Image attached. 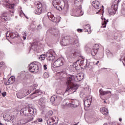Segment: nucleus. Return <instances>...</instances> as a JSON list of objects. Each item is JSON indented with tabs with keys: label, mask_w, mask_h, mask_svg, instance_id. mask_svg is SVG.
I'll return each instance as SVG.
<instances>
[{
	"label": "nucleus",
	"mask_w": 125,
	"mask_h": 125,
	"mask_svg": "<svg viewBox=\"0 0 125 125\" xmlns=\"http://www.w3.org/2000/svg\"><path fill=\"white\" fill-rule=\"evenodd\" d=\"M75 79V76L74 75H68L67 77L66 81V89L65 91L62 93L61 90H59L57 91V94H61L62 95H69L74 92H76L77 89L79 88V85L77 84H74L73 81Z\"/></svg>",
	"instance_id": "f257e3e1"
},
{
	"label": "nucleus",
	"mask_w": 125,
	"mask_h": 125,
	"mask_svg": "<svg viewBox=\"0 0 125 125\" xmlns=\"http://www.w3.org/2000/svg\"><path fill=\"white\" fill-rule=\"evenodd\" d=\"M37 110L34 108L32 105H29L28 107L24 108L21 109V114L24 115L25 117H29V122H32L33 121V116L32 115H34V113H36Z\"/></svg>",
	"instance_id": "f03ea898"
},
{
	"label": "nucleus",
	"mask_w": 125,
	"mask_h": 125,
	"mask_svg": "<svg viewBox=\"0 0 125 125\" xmlns=\"http://www.w3.org/2000/svg\"><path fill=\"white\" fill-rule=\"evenodd\" d=\"M29 71L36 74L42 70V64L39 62H35L30 63L28 66Z\"/></svg>",
	"instance_id": "7ed1b4c3"
},
{
	"label": "nucleus",
	"mask_w": 125,
	"mask_h": 125,
	"mask_svg": "<svg viewBox=\"0 0 125 125\" xmlns=\"http://www.w3.org/2000/svg\"><path fill=\"white\" fill-rule=\"evenodd\" d=\"M83 0H75V4L77 5V4H79V5L76 7L75 11H74L75 15L74 16L79 17L83 15V12L82 11V5H81V2H83Z\"/></svg>",
	"instance_id": "20e7f679"
},
{
	"label": "nucleus",
	"mask_w": 125,
	"mask_h": 125,
	"mask_svg": "<svg viewBox=\"0 0 125 125\" xmlns=\"http://www.w3.org/2000/svg\"><path fill=\"white\" fill-rule=\"evenodd\" d=\"M37 9L34 11L35 14L40 15L42 11L46 10V5L45 4H42V3L38 2L36 4Z\"/></svg>",
	"instance_id": "39448f33"
},
{
	"label": "nucleus",
	"mask_w": 125,
	"mask_h": 125,
	"mask_svg": "<svg viewBox=\"0 0 125 125\" xmlns=\"http://www.w3.org/2000/svg\"><path fill=\"white\" fill-rule=\"evenodd\" d=\"M120 2V0H115L112 5L111 8L112 10H109L108 13L110 15H115L116 14V11L118 10V5H119V3Z\"/></svg>",
	"instance_id": "423d86ee"
},
{
	"label": "nucleus",
	"mask_w": 125,
	"mask_h": 125,
	"mask_svg": "<svg viewBox=\"0 0 125 125\" xmlns=\"http://www.w3.org/2000/svg\"><path fill=\"white\" fill-rule=\"evenodd\" d=\"M56 54L53 50H49L46 54V59L48 61H53L55 59Z\"/></svg>",
	"instance_id": "0eeeda50"
},
{
	"label": "nucleus",
	"mask_w": 125,
	"mask_h": 125,
	"mask_svg": "<svg viewBox=\"0 0 125 125\" xmlns=\"http://www.w3.org/2000/svg\"><path fill=\"white\" fill-rule=\"evenodd\" d=\"M64 61L65 60L63 58H59L54 62V65H55V67H61V66L64 65Z\"/></svg>",
	"instance_id": "6e6552de"
},
{
	"label": "nucleus",
	"mask_w": 125,
	"mask_h": 125,
	"mask_svg": "<svg viewBox=\"0 0 125 125\" xmlns=\"http://www.w3.org/2000/svg\"><path fill=\"white\" fill-rule=\"evenodd\" d=\"M47 16L49 20L52 21V22H54L55 23H58V22H60V21L59 18L54 17V15H52L51 12H48L47 14Z\"/></svg>",
	"instance_id": "1a4fd4ad"
},
{
	"label": "nucleus",
	"mask_w": 125,
	"mask_h": 125,
	"mask_svg": "<svg viewBox=\"0 0 125 125\" xmlns=\"http://www.w3.org/2000/svg\"><path fill=\"white\" fill-rule=\"evenodd\" d=\"M63 5L61 4L60 5H57V8H56L58 10H63V9H68V7H69V5H68V2L66 1V2H62Z\"/></svg>",
	"instance_id": "9d476101"
},
{
	"label": "nucleus",
	"mask_w": 125,
	"mask_h": 125,
	"mask_svg": "<svg viewBox=\"0 0 125 125\" xmlns=\"http://www.w3.org/2000/svg\"><path fill=\"white\" fill-rule=\"evenodd\" d=\"M99 49V45L98 44H96L94 45L93 49L91 51V54L92 56H95Z\"/></svg>",
	"instance_id": "9b49d317"
},
{
	"label": "nucleus",
	"mask_w": 125,
	"mask_h": 125,
	"mask_svg": "<svg viewBox=\"0 0 125 125\" xmlns=\"http://www.w3.org/2000/svg\"><path fill=\"white\" fill-rule=\"evenodd\" d=\"M2 1L3 2V5L5 7L10 8L11 9L14 8V4H10L9 2V0H2Z\"/></svg>",
	"instance_id": "f8f14e48"
},
{
	"label": "nucleus",
	"mask_w": 125,
	"mask_h": 125,
	"mask_svg": "<svg viewBox=\"0 0 125 125\" xmlns=\"http://www.w3.org/2000/svg\"><path fill=\"white\" fill-rule=\"evenodd\" d=\"M42 95V91L41 90H36L35 92L32 93L30 95V97L32 99L35 98V97H37V96H39V95Z\"/></svg>",
	"instance_id": "ddd939ff"
},
{
	"label": "nucleus",
	"mask_w": 125,
	"mask_h": 125,
	"mask_svg": "<svg viewBox=\"0 0 125 125\" xmlns=\"http://www.w3.org/2000/svg\"><path fill=\"white\" fill-rule=\"evenodd\" d=\"M62 2H64L62 0H53L52 1L53 5L55 8H57V5L63 4Z\"/></svg>",
	"instance_id": "4468645a"
},
{
	"label": "nucleus",
	"mask_w": 125,
	"mask_h": 125,
	"mask_svg": "<svg viewBox=\"0 0 125 125\" xmlns=\"http://www.w3.org/2000/svg\"><path fill=\"white\" fill-rule=\"evenodd\" d=\"M92 5L96 9H99V8H101V4H100V2L97 0L93 1L92 3Z\"/></svg>",
	"instance_id": "2eb2a0df"
},
{
	"label": "nucleus",
	"mask_w": 125,
	"mask_h": 125,
	"mask_svg": "<svg viewBox=\"0 0 125 125\" xmlns=\"http://www.w3.org/2000/svg\"><path fill=\"white\" fill-rule=\"evenodd\" d=\"M17 96L18 98H19L20 99H22V98H24V97H25V96H26V92H23L22 93L21 91H20L17 93Z\"/></svg>",
	"instance_id": "dca6fc26"
},
{
	"label": "nucleus",
	"mask_w": 125,
	"mask_h": 125,
	"mask_svg": "<svg viewBox=\"0 0 125 125\" xmlns=\"http://www.w3.org/2000/svg\"><path fill=\"white\" fill-rule=\"evenodd\" d=\"M6 38H11V39H14L16 38V35H15V33L11 31H8L6 34Z\"/></svg>",
	"instance_id": "f3484780"
},
{
	"label": "nucleus",
	"mask_w": 125,
	"mask_h": 125,
	"mask_svg": "<svg viewBox=\"0 0 125 125\" xmlns=\"http://www.w3.org/2000/svg\"><path fill=\"white\" fill-rule=\"evenodd\" d=\"M31 49L34 50V51H37L38 49V42L34 41L33 43L31 44Z\"/></svg>",
	"instance_id": "a211bd4d"
},
{
	"label": "nucleus",
	"mask_w": 125,
	"mask_h": 125,
	"mask_svg": "<svg viewBox=\"0 0 125 125\" xmlns=\"http://www.w3.org/2000/svg\"><path fill=\"white\" fill-rule=\"evenodd\" d=\"M70 44V40H66L65 38L62 39V41H61V44L63 45V46H66Z\"/></svg>",
	"instance_id": "6ab92c4d"
},
{
	"label": "nucleus",
	"mask_w": 125,
	"mask_h": 125,
	"mask_svg": "<svg viewBox=\"0 0 125 125\" xmlns=\"http://www.w3.org/2000/svg\"><path fill=\"white\" fill-rule=\"evenodd\" d=\"M80 105V102L77 100H74L71 102V106L76 108Z\"/></svg>",
	"instance_id": "aec40b11"
},
{
	"label": "nucleus",
	"mask_w": 125,
	"mask_h": 125,
	"mask_svg": "<svg viewBox=\"0 0 125 125\" xmlns=\"http://www.w3.org/2000/svg\"><path fill=\"white\" fill-rule=\"evenodd\" d=\"M2 21H7L9 19L7 17V13H4L0 17Z\"/></svg>",
	"instance_id": "412c9836"
},
{
	"label": "nucleus",
	"mask_w": 125,
	"mask_h": 125,
	"mask_svg": "<svg viewBox=\"0 0 125 125\" xmlns=\"http://www.w3.org/2000/svg\"><path fill=\"white\" fill-rule=\"evenodd\" d=\"M84 104L86 107H89V106H90V104H91V99H85L84 100Z\"/></svg>",
	"instance_id": "4be33fe9"
},
{
	"label": "nucleus",
	"mask_w": 125,
	"mask_h": 125,
	"mask_svg": "<svg viewBox=\"0 0 125 125\" xmlns=\"http://www.w3.org/2000/svg\"><path fill=\"white\" fill-rule=\"evenodd\" d=\"M100 111L103 114V115H104L105 116H107L108 114V109H107L105 107H103L100 109Z\"/></svg>",
	"instance_id": "5701e85b"
},
{
	"label": "nucleus",
	"mask_w": 125,
	"mask_h": 125,
	"mask_svg": "<svg viewBox=\"0 0 125 125\" xmlns=\"http://www.w3.org/2000/svg\"><path fill=\"white\" fill-rule=\"evenodd\" d=\"M103 22L102 28H106V25H107V22H109L108 20H106L105 18H102Z\"/></svg>",
	"instance_id": "b1692460"
},
{
	"label": "nucleus",
	"mask_w": 125,
	"mask_h": 125,
	"mask_svg": "<svg viewBox=\"0 0 125 125\" xmlns=\"http://www.w3.org/2000/svg\"><path fill=\"white\" fill-rule=\"evenodd\" d=\"M76 78L77 79L78 81L79 82L83 79V74L79 73L77 76H76Z\"/></svg>",
	"instance_id": "393cba45"
},
{
	"label": "nucleus",
	"mask_w": 125,
	"mask_h": 125,
	"mask_svg": "<svg viewBox=\"0 0 125 125\" xmlns=\"http://www.w3.org/2000/svg\"><path fill=\"white\" fill-rule=\"evenodd\" d=\"M54 122H55V120L53 118H50L47 121V124L48 125H54Z\"/></svg>",
	"instance_id": "a878e982"
},
{
	"label": "nucleus",
	"mask_w": 125,
	"mask_h": 125,
	"mask_svg": "<svg viewBox=\"0 0 125 125\" xmlns=\"http://www.w3.org/2000/svg\"><path fill=\"white\" fill-rule=\"evenodd\" d=\"M58 98H59L58 96L57 97L56 96H53L50 99V101L52 103H54V101H55V100H58Z\"/></svg>",
	"instance_id": "bb28decb"
},
{
	"label": "nucleus",
	"mask_w": 125,
	"mask_h": 125,
	"mask_svg": "<svg viewBox=\"0 0 125 125\" xmlns=\"http://www.w3.org/2000/svg\"><path fill=\"white\" fill-rule=\"evenodd\" d=\"M73 45H74V46H76V47L80 46V42H79V40L78 39H75L73 42Z\"/></svg>",
	"instance_id": "cd10ccee"
},
{
	"label": "nucleus",
	"mask_w": 125,
	"mask_h": 125,
	"mask_svg": "<svg viewBox=\"0 0 125 125\" xmlns=\"http://www.w3.org/2000/svg\"><path fill=\"white\" fill-rule=\"evenodd\" d=\"M14 120V115H9L7 119L8 122H12Z\"/></svg>",
	"instance_id": "c85d7f7f"
},
{
	"label": "nucleus",
	"mask_w": 125,
	"mask_h": 125,
	"mask_svg": "<svg viewBox=\"0 0 125 125\" xmlns=\"http://www.w3.org/2000/svg\"><path fill=\"white\" fill-rule=\"evenodd\" d=\"M90 29V25L89 24H87L84 26V32H86V31H88V30Z\"/></svg>",
	"instance_id": "c756f323"
},
{
	"label": "nucleus",
	"mask_w": 125,
	"mask_h": 125,
	"mask_svg": "<svg viewBox=\"0 0 125 125\" xmlns=\"http://www.w3.org/2000/svg\"><path fill=\"white\" fill-rule=\"evenodd\" d=\"M100 95L103 96L105 95V91L103 90V89L101 88L99 90Z\"/></svg>",
	"instance_id": "7c9ffc66"
},
{
	"label": "nucleus",
	"mask_w": 125,
	"mask_h": 125,
	"mask_svg": "<svg viewBox=\"0 0 125 125\" xmlns=\"http://www.w3.org/2000/svg\"><path fill=\"white\" fill-rule=\"evenodd\" d=\"M45 57H46L45 55H41L39 57V59L41 61H42L45 59Z\"/></svg>",
	"instance_id": "2f4dec72"
},
{
	"label": "nucleus",
	"mask_w": 125,
	"mask_h": 125,
	"mask_svg": "<svg viewBox=\"0 0 125 125\" xmlns=\"http://www.w3.org/2000/svg\"><path fill=\"white\" fill-rule=\"evenodd\" d=\"M53 34L54 35V36H58V35H59V31L58 30L53 29Z\"/></svg>",
	"instance_id": "473e14b6"
},
{
	"label": "nucleus",
	"mask_w": 125,
	"mask_h": 125,
	"mask_svg": "<svg viewBox=\"0 0 125 125\" xmlns=\"http://www.w3.org/2000/svg\"><path fill=\"white\" fill-rule=\"evenodd\" d=\"M43 77L45 79H47L49 77V73L48 72H45L43 74Z\"/></svg>",
	"instance_id": "72a5a7b5"
},
{
	"label": "nucleus",
	"mask_w": 125,
	"mask_h": 125,
	"mask_svg": "<svg viewBox=\"0 0 125 125\" xmlns=\"http://www.w3.org/2000/svg\"><path fill=\"white\" fill-rule=\"evenodd\" d=\"M12 83H13L9 79H8V82L6 83V84H7V85H9V84H12Z\"/></svg>",
	"instance_id": "f704fd0d"
},
{
	"label": "nucleus",
	"mask_w": 125,
	"mask_h": 125,
	"mask_svg": "<svg viewBox=\"0 0 125 125\" xmlns=\"http://www.w3.org/2000/svg\"><path fill=\"white\" fill-rule=\"evenodd\" d=\"M53 114V112L51 110L49 111L47 113V115L49 116V117H50V116H52V115Z\"/></svg>",
	"instance_id": "c9c22d12"
},
{
	"label": "nucleus",
	"mask_w": 125,
	"mask_h": 125,
	"mask_svg": "<svg viewBox=\"0 0 125 125\" xmlns=\"http://www.w3.org/2000/svg\"><path fill=\"white\" fill-rule=\"evenodd\" d=\"M22 36L23 40H25L27 39V35L26 34V33L23 32Z\"/></svg>",
	"instance_id": "e433bc0d"
},
{
	"label": "nucleus",
	"mask_w": 125,
	"mask_h": 125,
	"mask_svg": "<svg viewBox=\"0 0 125 125\" xmlns=\"http://www.w3.org/2000/svg\"><path fill=\"white\" fill-rule=\"evenodd\" d=\"M10 81H11L13 83H14L15 82V77L12 76L10 78H9Z\"/></svg>",
	"instance_id": "4c0bfd02"
},
{
	"label": "nucleus",
	"mask_w": 125,
	"mask_h": 125,
	"mask_svg": "<svg viewBox=\"0 0 125 125\" xmlns=\"http://www.w3.org/2000/svg\"><path fill=\"white\" fill-rule=\"evenodd\" d=\"M23 15L25 16V14H24V13L23 12V11L21 10L20 12V16H21V17H23Z\"/></svg>",
	"instance_id": "58836bf2"
},
{
	"label": "nucleus",
	"mask_w": 125,
	"mask_h": 125,
	"mask_svg": "<svg viewBox=\"0 0 125 125\" xmlns=\"http://www.w3.org/2000/svg\"><path fill=\"white\" fill-rule=\"evenodd\" d=\"M111 91H104V95H107V94H111Z\"/></svg>",
	"instance_id": "ea45409f"
},
{
	"label": "nucleus",
	"mask_w": 125,
	"mask_h": 125,
	"mask_svg": "<svg viewBox=\"0 0 125 125\" xmlns=\"http://www.w3.org/2000/svg\"><path fill=\"white\" fill-rule=\"evenodd\" d=\"M37 121L39 122V123H42V118H38L37 119Z\"/></svg>",
	"instance_id": "a19ab883"
},
{
	"label": "nucleus",
	"mask_w": 125,
	"mask_h": 125,
	"mask_svg": "<svg viewBox=\"0 0 125 125\" xmlns=\"http://www.w3.org/2000/svg\"><path fill=\"white\" fill-rule=\"evenodd\" d=\"M37 86H38V84H34L33 86V89H36V88H37Z\"/></svg>",
	"instance_id": "79ce46f5"
},
{
	"label": "nucleus",
	"mask_w": 125,
	"mask_h": 125,
	"mask_svg": "<svg viewBox=\"0 0 125 125\" xmlns=\"http://www.w3.org/2000/svg\"><path fill=\"white\" fill-rule=\"evenodd\" d=\"M1 94L3 97H5V96H6V92H4Z\"/></svg>",
	"instance_id": "37998d69"
},
{
	"label": "nucleus",
	"mask_w": 125,
	"mask_h": 125,
	"mask_svg": "<svg viewBox=\"0 0 125 125\" xmlns=\"http://www.w3.org/2000/svg\"><path fill=\"white\" fill-rule=\"evenodd\" d=\"M77 31L79 33H83V29H78Z\"/></svg>",
	"instance_id": "c03bdc74"
},
{
	"label": "nucleus",
	"mask_w": 125,
	"mask_h": 125,
	"mask_svg": "<svg viewBox=\"0 0 125 125\" xmlns=\"http://www.w3.org/2000/svg\"><path fill=\"white\" fill-rule=\"evenodd\" d=\"M4 65V62H2L0 63V67H2Z\"/></svg>",
	"instance_id": "a18cd8bd"
},
{
	"label": "nucleus",
	"mask_w": 125,
	"mask_h": 125,
	"mask_svg": "<svg viewBox=\"0 0 125 125\" xmlns=\"http://www.w3.org/2000/svg\"><path fill=\"white\" fill-rule=\"evenodd\" d=\"M42 29V26H41V25H39L37 27V29L38 30H41Z\"/></svg>",
	"instance_id": "49530a36"
},
{
	"label": "nucleus",
	"mask_w": 125,
	"mask_h": 125,
	"mask_svg": "<svg viewBox=\"0 0 125 125\" xmlns=\"http://www.w3.org/2000/svg\"><path fill=\"white\" fill-rule=\"evenodd\" d=\"M47 66L46 64L43 65L44 70H46V69H47Z\"/></svg>",
	"instance_id": "de8ad7c7"
},
{
	"label": "nucleus",
	"mask_w": 125,
	"mask_h": 125,
	"mask_svg": "<svg viewBox=\"0 0 125 125\" xmlns=\"http://www.w3.org/2000/svg\"><path fill=\"white\" fill-rule=\"evenodd\" d=\"M88 31H86V32H87L88 33H89V34H90L91 33V30L90 29V28H89V29H87Z\"/></svg>",
	"instance_id": "09e8293b"
},
{
	"label": "nucleus",
	"mask_w": 125,
	"mask_h": 125,
	"mask_svg": "<svg viewBox=\"0 0 125 125\" xmlns=\"http://www.w3.org/2000/svg\"><path fill=\"white\" fill-rule=\"evenodd\" d=\"M109 54H110V55H113V54H112V53H111V52H110V51H108V53H107L108 56H109Z\"/></svg>",
	"instance_id": "8fccbe9b"
},
{
	"label": "nucleus",
	"mask_w": 125,
	"mask_h": 125,
	"mask_svg": "<svg viewBox=\"0 0 125 125\" xmlns=\"http://www.w3.org/2000/svg\"><path fill=\"white\" fill-rule=\"evenodd\" d=\"M76 64H77V63H74L73 66L74 67V68H76V69H77V65H76Z\"/></svg>",
	"instance_id": "3c124183"
},
{
	"label": "nucleus",
	"mask_w": 125,
	"mask_h": 125,
	"mask_svg": "<svg viewBox=\"0 0 125 125\" xmlns=\"http://www.w3.org/2000/svg\"><path fill=\"white\" fill-rule=\"evenodd\" d=\"M30 90H27V92L25 93V95H28V94H30Z\"/></svg>",
	"instance_id": "603ef678"
},
{
	"label": "nucleus",
	"mask_w": 125,
	"mask_h": 125,
	"mask_svg": "<svg viewBox=\"0 0 125 125\" xmlns=\"http://www.w3.org/2000/svg\"><path fill=\"white\" fill-rule=\"evenodd\" d=\"M9 13H10L11 16H13V13H14L13 11H12V12L10 11Z\"/></svg>",
	"instance_id": "864d4df0"
},
{
	"label": "nucleus",
	"mask_w": 125,
	"mask_h": 125,
	"mask_svg": "<svg viewBox=\"0 0 125 125\" xmlns=\"http://www.w3.org/2000/svg\"><path fill=\"white\" fill-rule=\"evenodd\" d=\"M71 55L73 56H78V55L76 53L72 54Z\"/></svg>",
	"instance_id": "5fc2aeb1"
},
{
	"label": "nucleus",
	"mask_w": 125,
	"mask_h": 125,
	"mask_svg": "<svg viewBox=\"0 0 125 125\" xmlns=\"http://www.w3.org/2000/svg\"><path fill=\"white\" fill-rule=\"evenodd\" d=\"M99 62H100L99 61H97V62H96V63H95V65H96V66H97V65H98V63H99Z\"/></svg>",
	"instance_id": "6e6d98bb"
},
{
	"label": "nucleus",
	"mask_w": 125,
	"mask_h": 125,
	"mask_svg": "<svg viewBox=\"0 0 125 125\" xmlns=\"http://www.w3.org/2000/svg\"><path fill=\"white\" fill-rule=\"evenodd\" d=\"M101 10V9H100L99 10V12H97L96 13H97V14H98V13H99V12H100V11Z\"/></svg>",
	"instance_id": "4d7b16f0"
},
{
	"label": "nucleus",
	"mask_w": 125,
	"mask_h": 125,
	"mask_svg": "<svg viewBox=\"0 0 125 125\" xmlns=\"http://www.w3.org/2000/svg\"><path fill=\"white\" fill-rule=\"evenodd\" d=\"M83 63V65L84 64V62L83 61H81V63Z\"/></svg>",
	"instance_id": "13d9d810"
},
{
	"label": "nucleus",
	"mask_w": 125,
	"mask_h": 125,
	"mask_svg": "<svg viewBox=\"0 0 125 125\" xmlns=\"http://www.w3.org/2000/svg\"><path fill=\"white\" fill-rule=\"evenodd\" d=\"M122 121V118H120L119 119V122H121Z\"/></svg>",
	"instance_id": "bf43d9fd"
},
{
	"label": "nucleus",
	"mask_w": 125,
	"mask_h": 125,
	"mask_svg": "<svg viewBox=\"0 0 125 125\" xmlns=\"http://www.w3.org/2000/svg\"><path fill=\"white\" fill-rule=\"evenodd\" d=\"M1 95V91L0 90V96Z\"/></svg>",
	"instance_id": "052dcab7"
},
{
	"label": "nucleus",
	"mask_w": 125,
	"mask_h": 125,
	"mask_svg": "<svg viewBox=\"0 0 125 125\" xmlns=\"http://www.w3.org/2000/svg\"><path fill=\"white\" fill-rule=\"evenodd\" d=\"M106 89H111L110 88H106Z\"/></svg>",
	"instance_id": "680f3d73"
},
{
	"label": "nucleus",
	"mask_w": 125,
	"mask_h": 125,
	"mask_svg": "<svg viewBox=\"0 0 125 125\" xmlns=\"http://www.w3.org/2000/svg\"><path fill=\"white\" fill-rule=\"evenodd\" d=\"M104 103H106V101H104Z\"/></svg>",
	"instance_id": "e2e57ef3"
},
{
	"label": "nucleus",
	"mask_w": 125,
	"mask_h": 125,
	"mask_svg": "<svg viewBox=\"0 0 125 125\" xmlns=\"http://www.w3.org/2000/svg\"><path fill=\"white\" fill-rule=\"evenodd\" d=\"M85 66H86V65H87V63H86V62H85Z\"/></svg>",
	"instance_id": "0e129e2a"
},
{
	"label": "nucleus",
	"mask_w": 125,
	"mask_h": 125,
	"mask_svg": "<svg viewBox=\"0 0 125 125\" xmlns=\"http://www.w3.org/2000/svg\"><path fill=\"white\" fill-rule=\"evenodd\" d=\"M104 125H108L107 124H104Z\"/></svg>",
	"instance_id": "69168bd1"
},
{
	"label": "nucleus",
	"mask_w": 125,
	"mask_h": 125,
	"mask_svg": "<svg viewBox=\"0 0 125 125\" xmlns=\"http://www.w3.org/2000/svg\"><path fill=\"white\" fill-rule=\"evenodd\" d=\"M69 57L70 58H72V57H73V56H69Z\"/></svg>",
	"instance_id": "338daca9"
},
{
	"label": "nucleus",
	"mask_w": 125,
	"mask_h": 125,
	"mask_svg": "<svg viewBox=\"0 0 125 125\" xmlns=\"http://www.w3.org/2000/svg\"><path fill=\"white\" fill-rule=\"evenodd\" d=\"M102 7H103V8H104V6L103 5H102Z\"/></svg>",
	"instance_id": "774afa93"
}]
</instances>
